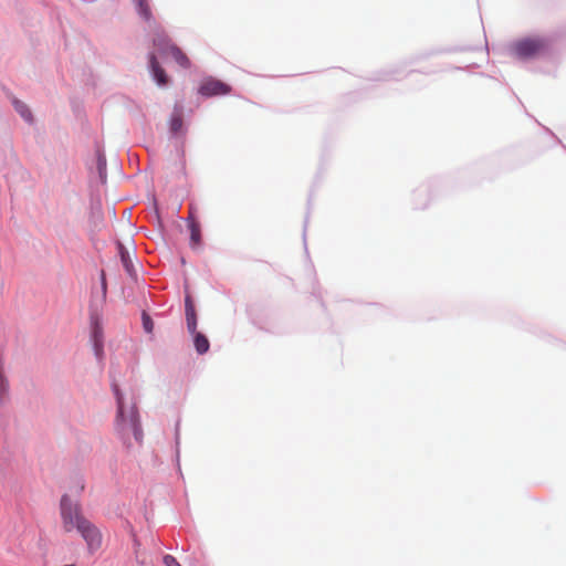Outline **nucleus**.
<instances>
[{"instance_id": "obj_1", "label": "nucleus", "mask_w": 566, "mask_h": 566, "mask_svg": "<svg viewBox=\"0 0 566 566\" xmlns=\"http://www.w3.org/2000/svg\"><path fill=\"white\" fill-rule=\"evenodd\" d=\"M113 390L117 400V419L116 429L125 440L129 443V436L140 443L143 440V430L138 419V412L135 405L130 406L128 410H125L123 397L117 385H113Z\"/></svg>"}, {"instance_id": "obj_2", "label": "nucleus", "mask_w": 566, "mask_h": 566, "mask_svg": "<svg viewBox=\"0 0 566 566\" xmlns=\"http://www.w3.org/2000/svg\"><path fill=\"white\" fill-rule=\"evenodd\" d=\"M548 50L549 41L539 36L520 39L511 45L513 55L521 60L542 56L547 53Z\"/></svg>"}, {"instance_id": "obj_3", "label": "nucleus", "mask_w": 566, "mask_h": 566, "mask_svg": "<svg viewBox=\"0 0 566 566\" xmlns=\"http://www.w3.org/2000/svg\"><path fill=\"white\" fill-rule=\"evenodd\" d=\"M153 42L157 52L161 56L170 55L181 67L188 69L190 66V60L188 56L171 42L164 31H158L155 34Z\"/></svg>"}, {"instance_id": "obj_4", "label": "nucleus", "mask_w": 566, "mask_h": 566, "mask_svg": "<svg viewBox=\"0 0 566 566\" xmlns=\"http://www.w3.org/2000/svg\"><path fill=\"white\" fill-rule=\"evenodd\" d=\"M62 524L65 532L77 530L87 518L82 514L78 503H73L67 495H63L60 503Z\"/></svg>"}, {"instance_id": "obj_5", "label": "nucleus", "mask_w": 566, "mask_h": 566, "mask_svg": "<svg viewBox=\"0 0 566 566\" xmlns=\"http://www.w3.org/2000/svg\"><path fill=\"white\" fill-rule=\"evenodd\" d=\"M77 532L86 542L87 548L91 553L96 552L102 546V534L88 520L82 522V525L80 524Z\"/></svg>"}, {"instance_id": "obj_6", "label": "nucleus", "mask_w": 566, "mask_h": 566, "mask_svg": "<svg viewBox=\"0 0 566 566\" xmlns=\"http://www.w3.org/2000/svg\"><path fill=\"white\" fill-rule=\"evenodd\" d=\"M230 92L231 87L228 84L212 77L205 80L199 87V93L207 97L227 95Z\"/></svg>"}, {"instance_id": "obj_7", "label": "nucleus", "mask_w": 566, "mask_h": 566, "mask_svg": "<svg viewBox=\"0 0 566 566\" xmlns=\"http://www.w3.org/2000/svg\"><path fill=\"white\" fill-rule=\"evenodd\" d=\"M149 64L154 78L158 85H166L168 83V76L165 70L160 66L155 53L149 55Z\"/></svg>"}, {"instance_id": "obj_8", "label": "nucleus", "mask_w": 566, "mask_h": 566, "mask_svg": "<svg viewBox=\"0 0 566 566\" xmlns=\"http://www.w3.org/2000/svg\"><path fill=\"white\" fill-rule=\"evenodd\" d=\"M185 310H186L187 328H188L189 333H195V329L197 328V315H196L195 305H193L190 296H187L185 300Z\"/></svg>"}, {"instance_id": "obj_9", "label": "nucleus", "mask_w": 566, "mask_h": 566, "mask_svg": "<svg viewBox=\"0 0 566 566\" xmlns=\"http://www.w3.org/2000/svg\"><path fill=\"white\" fill-rule=\"evenodd\" d=\"M189 230H190V241L193 247H197L201 242V229L199 222L195 219L192 211H190L188 217Z\"/></svg>"}, {"instance_id": "obj_10", "label": "nucleus", "mask_w": 566, "mask_h": 566, "mask_svg": "<svg viewBox=\"0 0 566 566\" xmlns=\"http://www.w3.org/2000/svg\"><path fill=\"white\" fill-rule=\"evenodd\" d=\"M193 336V344L196 347V350L198 354L202 355L206 354L209 350L210 343L206 335L197 332V328L195 329V333H190Z\"/></svg>"}, {"instance_id": "obj_11", "label": "nucleus", "mask_w": 566, "mask_h": 566, "mask_svg": "<svg viewBox=\"0 0 566 566\" xmlns=\"http://www.w3.org/2000/svg\"><path fill=\"white\" fill-rule=\"evenodd\" d=\"M137 7L138 14L145 20V21H151L153 20V13L151 9L148 4L147 0H134Z\"/></svg>"}, {"instance_id": "obj_12", "label": "nucleus", "mask_w": 566, "mask_h": 566, "mask_svg": "<svg viewBox=\"0 0 566 566\" xmlns=\"http://www.w3.org/2000/svg\"><path fill=\"white\" fill-rule=\"evenodd\" d=\"M13 105H14V108L15 111L27 120V122H32V114H31V111L29 109V107L18 101V99H14L13 101Z\"/></svg>"}, {"instance_id": "obj_13", "label": "nucleus", "mask_w": 566, "mask_h": 566, "mask_svg": "<svg viewBox=\"0 0 566 566\" xmlns=\"http://www.w3.org/2000/svg\"><path fill=\"white\" fill-rule=\"evenodd\" d=\"M101 338H102V328L98 324H95L94 329H93V339H94L95 350H96L97 355H99V353L102 352Z\"/></svg>"}, {"instance_id": "obj_14", "label": "nucleus", "mask_w": 566, "mask_h": 566, "mask_svg": "<svg viewBox=\"0 0 566 566\" xmlns=\"http://www.w3.org/2000/svg\"><path fill=\"white\" fill-rule=\"evenodd\" d=\"M170 130L172 133H177L181 129L182 127V117H181V114L176 112L171 115V118H170Z\"/></svg>"}, {"instance_id": "obj_15", "label": "nucleus", "mask_w": 566, "mask_h": 566, "mask_svg": "<svg viewBox=\"0 0 566 566\" xmlns=\"http://www.w3.org/2000/svg\"><path fill=\"white\" fill-rule=\"evenodd\" d=\"M8 391V381L3 376L2 367L0 366V401L6 397Z\"/></svg>"}, {"instance_id": "obj_16", "label": "nucleus", "mask_w": 566, "mask_h": 566, "mask_svg": "<svg viewBox=\"0 0 566 566\" xmlns=\"http://www.w3.org/2000/svg\"><path fill=\"white\" fill-rule=\"evenodd\" d=\"M142 318H143V327H144L145 332L151 333L154 329V322H153L151 317L144 312Z\"/></svg>"}, {"instance_id": "obj_17", "label": "nucleus", "mask_w": 566, "mask_h": 566, "mask_svg": "<svg viewBox=\"0 0 566 566\" xmlns=\"http://www.w3.org/2000/svg\"><path fill=\"white\" fill-rule=\"evenodd\" d=\"M164 564L166 566H181L179 562L171 555L164 556Z\"/></svg>"}, {"instance_id": "obj_18", "label": "nucleus", "mask_w": 566, "mask_h": 566, "mask_svg": "<svg viewBox=\"0 0 566 566\" xmlns=\"http://www.w3.org/2000/svg\"><path fill=\"white\" fill-rule=\"evenodd\" d=\"M102 285H103V290L105 291L106 290V281H105L104 272H102Z\"/></svg>"}]
</instances>
